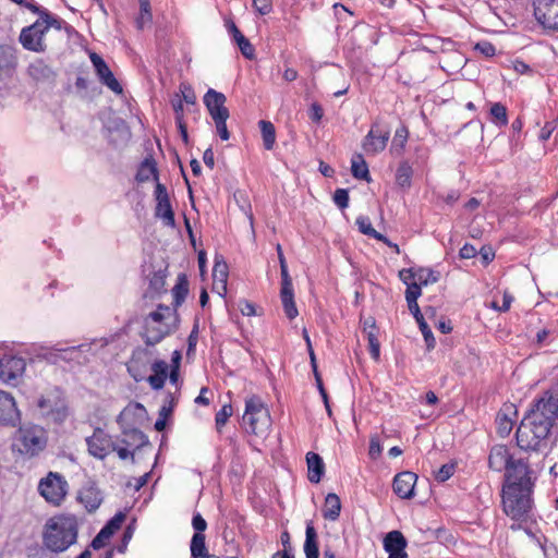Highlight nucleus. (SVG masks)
I'll list each match as a JSON object with an SVG mask.
<instances>
[{"instance_id":"f257e3e1","label":"nucleus","mask_w":558,"mask_h":558,"mask_svg":"<svg viewBox=\"0 0 558 558\" xmlns=\"http://www.w3.org/2000/svg\"><path fill=\"white\" fill-rule=\"evenodd\" d=\"M558 420V396L545 392L517 428L518 446L525 451L547 452L554 444L551 428Z\"/></svg>"},{"instance_id":"f03ea898","label":"nucleus","mask_w":558,"mask_h":558,"mask_svg":"<svg viewBox=\"0 0 558 558\" xmlns=\"http://www.w3.org/2000/svg\"><path fill=\"white\" fill-rule=\"evenodd\" d=\"M26 9L38 15V19L29 26L22 28L20 43L23 48L34 52H44L47 49L44 37L53 28L58 32L69 33L71 26L59 16L50 13L46 8L37 5L34 0L26 3Z\"/></svg>"},{"instance_id":"7ed1b4c3","label":"nucleus","mask_w":558,"mask_h":558,"mask_svg":"<svg viewBox=\"0 0 558 558\" xmlns=\"http://www.w3.org/2000/svg\"><path fill=\"white\" fill-rule=\"evenodd\" d=\"M78 525L74 515L49 519L43 535L44 545L53 553H62L76 543Z\"/></svg>"},{"instance_id":"20e7f679","label":"nucleus","mask_w":558,"mask_h":558,"mask_svg":"<svg viewBox=\"0 0 558 558\" xmlns=\"http://www.w3.org/2000/svg\"><path fill=\"white\" fill-rule=\"evenodd\" d=\"M532 490L526 484L523 486L504 485L502 506L508 517L517 521L526 520L532 510Z\"/></svg>"},{"instance_id":"39448f33","label":"nucleus","mask_w":558,"mask_h":558,"mask_svg":"<svg viewBox=\"0 0 558 558\" xmlns=\"http://www.w3.org/2000/svg\"><path fill=\"white\" fill-rule=\"evenodd\" d=\"M47 441V432L41 426L25 424L14 433L12 448L14 451L32 458L46 448Z\"/></svg>"},{"instance_id":"423d86ee","label":"nucleus","mask_w":558,"mask_h":558,"mask_svg":"<svg viewBox=\"0 0 558 558\" xmlns=\"http://www.w3.org/2000/svg\"><path fill=\"white\" fill-rule=\"evenodd\" d=\"M242 423L246 432L256 436H265L268 433L271 426V417L268 409L258 396H252L246 399Z\"/></svg>"},{"instance_id":"0eeeda50","label":"nucleus","mask_w":558,"mask_h":558,"mask_svg":"<svg viewBox=\"0 0 558 558\" xmlns=\"http://www.w3.org/2000/svg\"><path fill=\"white\" fill-rule=\"evenodd\" d=\"M37 407L41 415L54 424H62L69 416L68 403L58 392L39 398Z\"/></svg>"},{"instance_id":"6e6552de","label":"nucleus","mask_w":558,"mask_h":558,"mask_svg":"<svg viewBox=\"0 0 558 558\" xmlns=\"http://www.w3.org/2000/svg\"><path fill=\"white\" fill-rule=\"evenodd\" d=\"M38 490L46 501L59 506L66 496L68 483L61 474L49 472L40 480Z\"/></svg>"},{"instance_id":"1a4fd4ad","label":"nucleus","mask_w":558,"mask_h":558,"mask_svg":"<svg viewBox=\"0 0 558 558\" xmlns=\"http://www.w3.org/2000/svg\"><path fill=\"white\" fill-rule=\"evenodd\" d=\"M87 450L96 459L104 460L111 450H116V444L111 436L102 428H95L93 435L86 437Z\"/></svg>"},{"instance_id":"9d476101","label":"nucleus","mask_w":558,"mask_h":558,"mask_svg":"<svg viewBox=\"0 0 558 558\" xmlns=\"http://www.w3.org/2000/svg\"><path fill=\"white\" fill-rule=\"evenodd\" d=\"M534 14L544 27L558 29V0H534Z\"/></svg>"},{"instance_id":"9b49d317","label":"nucleus","mask_w":558,"mask_h":558,"mask_svg":"<svg viewBox=\"0 0 558 558\" xmlns=\"http://www.w3.org/2000/svg\"><path fill=\"white\" fill-rule=\"evenodd\" d=\"M506 484L505 485H514V486H523V484L533 488L534 483L531 478V470L526 462L522 459L512 460L510 465L506 470Z\"/></svg>"},{"instance_id":"f8f14e48","label":"nucleus","mask_w":558,"mask_h":558,"mask_svg":"<svg viewBox=\"0 0 558 558\" xmlns=\"http://www.w3.org/2000/svg\"><path fill=\"white\" fill-rule=\"evenodd\" d=\"M204 105L206 106L211 119H229L230 113L226 107L227 97L213 88H209L204 95Z\"/></svg>"},{"instance_id":"ddd939ff","label":"nucleus","mask_w":558,"mask_h":558,"mask_svg":"<svg viewBox=\"0 0 558 558\" xmlns=\"http://www.w3.org/2000/svg\"><path fill=\"white\" fill-rule=\"evenodd\" d=\"M90 61L96 70L99 81L116 94H122L123 88L118 80L114 77L112 71L109 69L105 60L97 53L90 54Z\"/></svg>"},{"instance_id":"4468645a","label":"nucleus","mask_w":558,"mask_h":558,"mask_svg":"<svg viewBox=\"0 0 558 558\" xmlns=\"http://www.w3.org/2000/svg\"><path fill=\"white\" fill-rule=\"evenodd\" d=\"M25 360L19 356H7L0 360V379L10 383L22 376L25 371Z\"/></svg>"},{"instance_id":"2eb2a0df","label":"nucleus","mask_w":558,"mask_h":558,"mask_svg":"<svg viewBox=\"0 0 558 558\" xmlns=\"http://www.w3.org/2000/svg\"><path fill=\"white\" fill-rule=\"evenodd\" d=\"M417 481V475L410 471L398 473L392 483V488L396 495L402 499H410L414 496V487Z\"/></svg>"},{"instance_id":"dca6fc26","label":"nucleus","mask_w":558,"mask_h":558,"mask_svg":"<svg viewBox=\"0 0 558 558\" xmlns=\"http://www.w3.org/2000/svg\"><path fill=\"white\" fill-rule=\"evenodd\" d=\"M19 421L20 412L14 398L5 391H0V424L15 425Z\"/></svg>"},{"instance_id":"f3484780","label":"nucleus","mask_w":558,"mask_h":558,"mask_svg":"<svg viewBox=\"0 0 558 558\" xmlns=\"http://www.w3.org/2000/svg\"><path fill=\"white\" fill-rule=\"evenodd\" d=\"M389 140V132H381L377 126H372L363 141V149L366 154L376 155L383 151Z\"/></svg>"},{"instance_id":"a211bd4d","label":"nucleus","mask_w":558,"mask_h":558,"mask_svg":"<svg viewBox=\"0 0 558 558\" xmlns=\"http://www.w3.org/2000/svg\"><path fill=\"white\" fill-rule=\"evenodd\" d=\"M513 458L508 448L504 445L494 446L488 457V465L493 471H506L512 462Z\"/></svg>"},{"instance_id":"6ab92c4d","label":"nucleus","mask_w":558,"mask_h":558,"mask_svg":"<svg viewBox=\"0 0 558 558\" xmlns=\"http://www.w3.org/2000/svg\"><path fill=\"white\" fill-rule=\"evenodd\" d=\"M227 27L234 41L236 43L239 49L241 50V53L246 59L252 60L255 57V49L250 40L240 32L233 22H228Z\"/></svg>"},{"instance_id":"aec40b11","label":"nucleus","mask_w":558,"mask_h":558,"mask_svg":"<svg viewBox=\"0 0 558 558\" xmlns=\"http://www.w3.org/2000/svg\"><path fill=\"white\" fill-rule=\"evenodd\" d=\"M306 462L308 469V481L319 483L325 471V464L322 457L315 452H307Z\"/></svg>"},{"instance_id":"412c9836","label":"nucleus","mask_w":558,"mask_h":558,"mask_svg":"<svg viewBox=\"0 0 558 558\" xmlns=\"http://www.w3.org/2000/svg\"><path fill=\"white\" fill-rule=\"evenodd\" d=\"M169 333V328L165 325H151L145 322V332L143 333L146 345H155L159 343Z\"/></svg>"},{"instance_id":"4be33fe9","label":"nucleus","mask_w":558,"mask_h":558,"mask_svg":"<svg viewBox=\"0 0 558 558\" xmlns=\"http://www.w3.org/2000/svg\"><path fill=\"white\" fill-rule=\"evenodd\" d=\"M407 544V539L400 531H391L384 538V548L389 555L404 551Z\"/></svg>"},{"instance_id":"5701e85b","label":"nucleus","mask_w":558,"mask_h":558,"mask_svg":"<svg viewBox=\"0 0 558 558\" xmlns=\"http://www.w3.org/2000/svg\"><path fill=\"white\" fill-rule=\"evenodd\" d=\"M147 354L148 351L146 349H136L128 364V372L135 381H142L145 378L144 372L142 369V366L144 365L141 362L142 357L146 356Z\"/></svg>"},{"instance_id":"b1692460","label":"nucleus","mask_w":558,"mask_h":558,"mask_svg":"<svg viewBox=\"0 0 558 558\" xmlns=\"http://www.w3.org/2000/svg\"><path fill=\"white\" fill-rule=\"evenodd\" d=\"M78 498L89 512L96 510L102 501L100 492L94 486L83 488Z\"/></svg>"},{"instance_id":"393cba45","label":"nucleus","mask_w":558,"mask_h":558,"mask_svg":"<svg viewBox=\"0 0 558 558\" xmlns=\"http://www.w3.org/2000/svg\"><path fill=\"white\" fill-rule=\"evenodd\" d=\"M214 289L222 295L227 291L228 266L225 262H216L213 269Z\"/></svg>"},{"instance_id":"a878e982","label":"nucleus","mask_w":558,"mask_h":558,"mask_svg":"<svg viewBox=\"0 0 558 558\" xmlns=\"http://www.w3.org/2000/svg\"><path fill=\"white\" fill-rule=\"evenodd\" d=\"M341 511V501L340 498L336 494H328L325 498V504L323 508V517L329 521H336Z\"/></svg>"},{"instance_id":"bb28decb","label":"nucleus","mask_w":558,"mask_h":558,"mask_svg":"<svg viewBox=\"0 0 558 558\" xmlns=\"http://www.w3.org/2000/svg\"><path fill=\"white\" fill-rule=\"evenodd\" d=\"M154 179L158 182V170L156 166V161L153 158H145L144 161L138 167L136 173V181L140 183H144Z\"/></svg>"},{"instance_id":"cd10ccee","label":"nucleus","mask_w":558,"mask_h":558,"mask_svg":"<svg viewBox=\"0 0 558 558\" xmlns=\"http://www.w3.org/2000/svg\"><path fill=\"white\" fill-rule=\"evenodd\" d=\"M304 553L306 558H318L317 533L312 523H307L305 531Z\"/></svg>"},{"instance_id":"c85d7f7f","label":"nucleus","mask_w":558,"mask_h":558,"mask_svg":"<svg viewBox=\"0 0 558 558\" xmlns=\"http://www.w3.org/2000/svg\"><path fill=\"white\" fill-rule=\"evenodd\" d=\"M123 436L124 437L121 439V444L126 447H134L138 449L148 444L147 436L137 428L125 430Z\"/></svg>"},{"instance_id":"c756f323","label":"nucleus","mask_w":558,"mask_h":558,"mask_svg":"<svg viewBox=\"0 0 558 558\" xmlns=\"http://www.w3.org/2000/svg\"><path fill=\"white\" fill-rule=\"evenodd\" d=\"M412 315L414 316L416 323L418 324L420 330L422 331V335L424 337V340L426 342V347L428 350L434 349L436 344L435 337L428 327L427 323L424 319L423 314L421 313L420 306H417V310H410Z\"/></svg>"},{"instance_id":"7c9ffc66","label":"nucleus","mask_w":558,"mask_h":558,"mask_svg":"<svg viewBox=\"0 0 558 558\" xmlns=\"http://www.w3.org/2000/svg\"><path fill=\"white\" fill-rule=\"evenodd\" d=\"M352 175L359 180L369 181V171L366 161L361 154H355L351 160Z\"/></svg>"},{"instance_id":"2f4dec72","label":"nucleus","mask_w":558,"mask_h":558,"mask_svg":"<svg viewBox=\"0 0 558 558\" xmlns=\"http://www.w3.org/2000/svg\"><path fill=\"white\" fill-rule=\"evenodd\" d=\"M283 311L289 319H294L299 312L294 302L293 289L280 290Z\"/></svg>"},{"instance_id":"473e14b6","label":"nucleus","mask_w":558,"mask_h":558,"mask_svg":"<svg viewBox=\"0 0 558 558\" xmlns=\"http://www.w3.org/2000/svg\"><path fill=\"white\" fill-rule=\"evenodd\" d=\"M260 128L264 147L267 150H271L276 143V130L270 121L260 120L258 122Z\"/></svg>"},{"instance_id":"72a5a7b5","label":"nucleus","mask_w":558,"mask_h":558,"mask_svg":"<svg viewBox=\"0 0 558 558\" xmlns=\"http://www.w3.org/2000/svg\"><path fill=\"white\" fill-rule=\"evenodd\" d=\"M156 217L162 219L163 223L168 227H174V213L172 210L170 201L158 202L155 208Z\"/></svg>"},{"instance_id":"f704fd0d","label":"nucleus","mask_w":558,"mask_h":558,"mask_svg":"<svg viewBox=\"0 0 558 558\" xmlns=\"http://www.w3.org/2000/svg\"><path fill=\"white\" fill-rule=\"evenodd\" d=\"M490 121L498 128L508 124L507 108L501 102H495L490 106L489 110Z\"/></svg>"},{"instance_id":"c9c22d12","label":"nucleus","mask_w":558,"mask_h":558,"mask_svg":"<svg viewBox=\"0 0 558 558\" xmlns=\"http://www.w3.org/2000/svg\"><path fill=\"white\" fill-rule=\"evenodd\" d=\"M413 170L408 161H402L396 172V182L399 186L410 187Z\"/></svg>"},{"instance_id":"e433bc0d","label":"nucleus","mask_w":558,"mask_h":558,"mask_svg":"<svg viewBox=\"0 0 558 558\" xmlns=\"http://www.w3.org/2000/svg\"><path fill=\"white\" fill-rule=\"evenodd\" d=\"M28 73L33 78L40 81L49 78L52 75V70L44 61L37 60L28 66Z\"/></svg>"},{"instance_id":"4c0bfd02","label":"nucleus","mask_w":558,"mask_h":558,"mask_svg":"<svg viewBox=\"0 0 558 558\" xmlns=\"http://www.w3.org/2000/svg\"><path fill=\"white\" fill-rule=\"evenodd\" d=\"M140 8L141 11L135 23L137 29H144L146 26L150 25L153 20L149 0H140Z\"/></svg>"},{"instance_id":"58836bf2","label":"nucleus","mask_w":558,"mask_h":558,"mask_svg":"<svg viewBox=\"0 0 558 558\" xmlns=\"http://www.w3.org/2000/svg\"><path fill=\"white\" fill-rule=\"evenodd\" d=\"M207 548L205 545V535L195 533L191 541V555L193 558H206Z\"/></svg>"},{"instance_id":"ea45409f","label":"nucleus","mask_w":558,"mask_h":558,"mask_svg":"<svg viewBox=\"0 0 558 558\" xmlns=\"http://www.w3.org/2000/svg\"><path fill=\"white\" fill-rule=\"evenodd\" d=\"M415 277L416 282L420 286L433 284L436 283L439 279L438 274H436L433 269L425 267L415 268Z\"/></svg>"},{"instance_id":"a19ab883","label":"nucleus","mask_w":558,"mask_h":558,"mask_svg":"<svg viewBox=\"0 0 558 558\" xmlns=\"http://www.w3.org/2000/svg\"><path fill=\"white\" fill-rule=\"evenodd\" d=\"M422 294V286H420L417 282L411 283L407 287L405 290V300L408 303L409 310H417V299Z\"/></svg>"},{"instance_id":"79ce46f5","label":"nucleus","mask_w":558,"mask_h":558,"mask_svg":"<svg viewBox=\"0 0 558 558\" xmlns=\"http://www.w3.org/2000/svg\"><path fill=\"white\" fill-rule=\"evenodd\" d=\"M359 231L365 235H368L369 238L374 239H381V233L377 232L371 222V219L366 216H360L356 218L355 221Z\"/></svg>"},{"instance_id":"37998d69","label":"nucleus","mask_w":558,"mask_h":558,"mask_svg":"<svg viewBox=\"0 0 558 558\" xmlns=\"http://www.w3.org/2000/svg\"><path fill=\"white\" fill-rule=\"evenodd\" d=\"M175 305H180L189 293V283L185 277H180L178 283L172 289Z\"/></svg>"},{"instance_id":"c03bdc74","label":"nucleus","mask_w":558,"mask_h":558,"mask_svg":"<svg viewBox=\"0 0 558 558\" xmlns=\"http://www.w3.org/2000/svg\"><path fill=\"white\" fill-rule=\"evenodd\" d=\"M124 520L125 514L123 512L116 513L102 527V534H110L112 536L121 527Z\"/></svg>"},{"instance_id":"a18cd8bd","label":"nucleus","mask_w":558,"mask_h":558,"mask_svg":"<svg viewBox=\"0 0 558 558\" xmlns=\"http://www.w3.org/2000/svg\"><path fill=\"white\" fill-rule=\"evenodd\" d=\"M456 472V463L450 462L441 465L435 473V480L437 482L444 483L449 480Z\"/></svg>"},{"instance_id":"49530a36","label":"nucleus","mask_w":558,"mask_h":558,"mask_svg":"<svg viewBox=\"0 0 558 558\" xmlns=\"http://www.w3.org/2000/svg\"><path fill=\"white\" fill-rule=\"evenodd\" d=\"M496 423L498 426V433L500 436L505 437L510 434L512 429V421L507 417L504 413H498L496 417Z\"/></svg>"},{"instance_id":"de8ad7c7","label":"nucleus","mask_w":558,"mask_h":558,"mask_svg":"<svg viewBox=\"0 0 558 558\" xmlns=\"http://www.w3.org/2000/svg\"><path fill=\"white\" fill-rule=\"evenodd\" d=\"M233 410L231 404H225L216 414L215 422L217 429L220 430L226 425L229 417L232 415Z\"/></svg>"},{"instance_id":"09e8293b","label":"nucleus","mask_w":558,"mask_h":558,"mask_svg":"<svg viewBox=\"0 0 558 558\" xmlns=\"http://www.w3.org/2000/svg\"><path fill=\"white\" fill-rule=\"evenodd\" d=\"M367 336V340H368V347H369V353H371V356L377 361L379 359V355H380V344H379V341L377 339V332L376 331H368V333L366 335Z\"/></svg>"},{"instance_id":"8fccbe9b","label":"nucleus","mask_w":558,"mask_h":558,"mask_svg":"<svg viewBox=\"0 0 558 558\" xmlns=\"http://www.w3.org/2000/svg\"><path fill=\"white\" fill-rule=\"evenodd\" d=\"M335 204L344 209L349 206V193L345 189H337L333 194Z\"/></svg>"},{"instance_id":"3c124183","label":"nucleus","mask_w":558,"mask_h":558,"mask_svg":"<svg viewBox=\"0 0 558 558\" xmlns=\"http://www.w3.org/2000/svg\"><path fill=\"white\" fill-rule=\"evenodd\" d=\"M165 312L169 314L170 308L168 306L159 305L156 311L151 312L148 315L146 320L149 322V319H150L153 324L162 325L161 323L165 318Z\"/></svg>"},{"instance_id":"603ef678","label":"nucleus","mask_w":558,"mask_h":558,"mask_svg":"<svg viewBox=\"0 0 558 558\" xmlns=\"http://www.w3.org/2000/svg\"><path fill=\"white\" fill-rule=\"evenodd\" d=\"M253 7L260 15H266L272 11V0H253Z\"/></svg>"},{"instance_id":"864d4df0","label":"nucleus","mask_w":558,"mask_h":558,"mask_svg":"<svg viewBox=\"0 0 558 558\" xmlns=\"http://www.w3.org/2000/svg\"><path fill=\"white\" fill-rule=\"evenodd\" d=\"M474 49L485 57H493L496 52L494 45L486 40L477 43Z\"/></svg>"},{"instance_id":"5fc2aeb1","label":"nucleus","mask_w":558,"mask_h":558,"mask_svg":"<svg viewBox=\"0 0 558 558\" xmlns=\"http://www.w3.org/2000/svg\"><path fill=\"white\" fill-rule=\"evenodd\" d=\"M381 453L380 440L377 436L371 437L368 454L371 459L376 460Z\"/></svg>"},{"instance_id":"6e6d98bb","label":"nucleus","mask_w":558,"mask_h":558,"mask_svg":"<svg viewBox=\"0 0 558 558\" xmlns=\"http://www.w3.org/2000/svg\"><path fill=\"white\" fill-rule=\"evenodd\" d=\"M399 278L404 284H407V287L411 283H415V268L401 269L399 271Z\"/></svg>"},{"instance_id":"4d7b16f0","label":"nucleus","mask_w":558,"mask_h":558,"mask_svg":"<svg viewBox=\"0 0 558 558\" xmlns=\"http://www.w3.org/2000/svg\"><path fill=\"white\" fill-rule=\"evenodd\" d=\"M227 120L228 119H219L214 121L217 133L222 141H228L230 138V133L227 128Z\"/></svg>"},{"instance_id":"13d9d810","label":"nucleus","mask_w":558,"mask_h":558,"mask_svg":"<svg viewBox=\"0 0 558 558\" xmlns=\"http://www.w3.org/2000/svg\"><path fill=\"white\" fill-rule=\"evenodd\" d=\"M314 376H315V380H316V385H317V388L319 390V393H320V396H322V398L324 400L326 410H327L328 414L330 415L331 414V410H330L329 402H328V395H327V392H326V390L324 388L323 380H322L319 372L315 373Z\"/></svg>"},{"instance_id":"bf43d9fd","label":"nucleus","mask_w":558,"mask_h":558,"mask_svg":"<svg viewBox=\"0 0 558 558\" xmlns=\"http://www.w3.org/2000/svg\"><path fill=\"white\" fill-rule=\"evenodd\" d=\"M280 275H281V290L293 289L292 279L289 275L287 264L282 263V266L280 267Z\"/></svg>"},{"instance_id":"052dcab7","label":"nucleus","mask_w":558,"mask_h":558,"mask_svg":"<svg viewBox=\"0 0 558 558\" xmlns=\"http://www.w3.org/2000/svg\"><path fill=\"white\" fill-rule=\"evenodd\" d=\"M180 90L183 95V100L189 105H194L196 101V96L193 88L190 85L181 84Z\"/></svg>"},{"instance_id":"680f3d73","label":"nucleus","mask_w":558,"mask_h":558,"mask_svg":"<svg viewBox=\"0 0 558 558\" xmlns=\"http://www.w3.org/2000/svg\"><path fill=\"white\" fill-rule=\"evenodd\" d=\"M168 368H169V365L163 360H157L151 365V371L154 372V374L160 375L163 377H168Z\"/></svg>"},{"instance_id":"e2e57ef3","label":"nucleus","mask_w":558,"mask_h":558,"mask_svg":"<svg viewBox=\"0 0 558 558\" xmlns=\"http://www.w3.org/2000/svg\"><path fill=\"white\" fill-rule=\"evenodd\" d=\"M323 116H324V110H323L322 106L317 102L312 104L311 108H310L311 120L318 123L322 120Z\"/></svg>"},{"instance_id":"0e129e2a","label":"nucleus","mask_w":558,"mask_h":558,"mask_svg":"<svg viewBox=\"0 0 558 558\" xmlns=\"http://www.w3.org/2000/svg\"><path fill=\"white\" fill-rule=\"evenodd\" d=\"M155 198L157 203L170 201L166 186L161 184L159 181L156 183Z\"/></svg>"},{"instance_id":"69168bd1","label":"nucleus","mask_w":558,"mask_h":558,"mask_svg":"<svg viewBox=\"0 0 558 558\" xmlns=\"http://www.w3.org/2000/svg\"><path fill=\"white\" fill-rule=\"evenodd\" d=\"M111 537L110 534H102V529L99 531V533L95 536V538L92 541V546L94 549H100L105 547L107 541Z\"/></svg>"},{"instance_id":"338daca9","label":"nucleus","mask_w":558,"mask_h":558,"mask_svg":"<svg viewBox=\"0 0 558 558\" xmlns=\"http://www.w3.org/2000/svg\"><path fill=\"white\" fill-rule=\"evenodd\" d=\"M192 525L196 531L195 533H203L207 527L205 519L199 513L193 515Z\"/></svg>"},{"instance_id":"774afa93","label":"nucleus","mask_w":558,"mask_h":558,"mask_svg":"<svg viewBox=\"0 0 558 558\" xmlns=\"http://www.w3.org/2000/svg\"><path fill=\"white\" fill-rule=\"evenodd\" d=\"M167 377L153 374L147 378V381L149 383L150 387L155 390H159L165 386Z\"/></svg>"}]
</instances>
